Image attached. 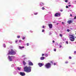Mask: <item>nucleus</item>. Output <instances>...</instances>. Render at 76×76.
<instances>
[{"label":"nucleus","mask_w":76,"mask_h":76,"mask_svg":"<svg viewBox=\"0 0 76 76\" xmlns=\"http://www.w3.org/2000/svg\"><path fill=\"white\" fill-rule=\"evenodd\" d=\"M65 63H66V64H67V63H68V61H66L65 62Z\"/></svg>","instance_id":"obj_25"},{"label":"nucleus","mask_w":76,"mask_h":76,"mask_svg":"<svg viewBox=\"0 0 76 76\" xmlns=\"http://www.w3.org/2000/svg\"><path fill=\"white\" fill-rule=\"evenodd\" d=\"M53 64H54V65H55L56 64V63H54Z\"/></svg>","instance_id":"obj_42"},{"label":"nucleus","mask_w":76,"mask_h":76,"mask_svg":"<svg viewBox=\"0 0 76 76\" xmlns=\"http://www.w3.org/2000/svg\"><path fill=\"white\" fill-rule=\"evenodd\" d=\"M68 6H69V7H70V6H71V5H68Z\"/></svg>","instance_id":"obj_41"},{"label":"nucleus","mask_w":76,"mask_h":76,"mask_svg":"<svg viewBox=\"0 0 76 76\" xmlns=\"http://www.w3.org/2000/svg\"><path fill=\"white\" fill-rule=\"evenodd\" d=\"M4 47H6V45H4Z\"/></svg>","instance_id":"obj_39"},{"label":"nucleus","mask_w":76,"mask_h":76,"mask_svg":"<svg viewBox=\"0 0 76 76\" xmlns=\"http://www.w3.org/2000/svg\"><path fill=\"white\" fill-rule=\"evenodd\" d=\"M9 53H8L7 55H15L16 54V52L12 49L11 51H8Z\"/></svg>","instance_id":"obj_2"},{"label":"nucleus","mask_w":76,"mask_h":76,"mask_svg":"<svg viewBox=\"0 0 76 76\" xmlns=\"http://www.w3.org/2000/svg\"><path fill=\"white\" fill-rule=\"evenodd\" d=\"M17 69H18V70H20V68L19 67H18L17 68Z\"/></svg>","instance_id":"obj_19"},{"label":"nucleus","mask_w":76,"mask_h":76,"mask_svg":"<svg viewBox=\"0 0 76 76\" xmlns=\"http://www.w3.org/2000/svg\"><path fill=\"white\" fill-rule=\"evenodd\" d=\"M19 47L20 48H25V47L24 46L21 47L20 46H19Z\"/></svg>","instance_id":"obj_13"},{"label":"nucleus","mask_w":76,"mask_h":76,"mask_svg":"<svg viewBox=\"0 0 76 76\" xmlns=\"http://www.w3.org/2000/svg\"><path fill=\"white\" fill-rule=\"evenodd\" d=\"M20 36H17V38H20Z\"/></svg>","instance_id":"obj_18"},{"label":"nucleus","mask_w":76,"mask_h":76,"mask_svg":"<svg viewBox=\"0 0 76 76\" xmlns=\"http://www.w3.org/2000/svg\"><path fill=\"white\" fill-rule=\"evenodd\" d=\"M69 4H70V3H69Z\"/></svg>","instance_id":"obj_48"},{"label":"nucleus","mask_w":76,"mask_h":76,"mask_svg":"<svg viewBox=\"0 0 76 76\" xmlns=\"http://www.w3.org/2000/svg\"><path fill=\"white\" fill-rule=\"evenodd\" d=\"M32 67L31 66H26L24 67V71L26 73H29L31 72Z\"/></svg>","instance_id":"obj_1"},{"label":"nucleus","mask_w":76,"mask_h":76,"mask_svg":"<svg viewBox=\"0 0 76 76\" xmlns=\"http://www.w3.org/2000/svg\"><path fill=\"white\" fill-rule=\"evenodd\" d=\"M23 39H25V37H23L22 38Z\"/></svg>","instance_id":"obj_22"},{"label":"nucleus","mask_w":76,"mask_h":76,"mask_svg":"<svg viewBox=\"0 0 76 76\" xmlns=\"http://www.w3.org/2000/svg\"><path fill=\"white\" fill-rule=\"evenodd\" d=\"M38 64L40 67H41L42 66H44V64H42V63H39Z\"/></svg>","instance_id":"obj_10"},{"label":"nucleus","mask_w":76,"mask_h":76,"mask_svg":"<svg viewBox=\"0 0 76 76\" xmlns=\"http://www.w3.org/2000/svg\"><path fill=\"white\" fill-rule=\"evenodd\" d=\"M68 23H72V21L71 20H70L67 21Z\"/></svg>","instance_id":"obj_12"},{"label":"nucleus","mask_w":76,"mask_h":76,"mask_svg":"<svg viewBox=\"0 0 76 76\" xmlns=\"http://www.w3.org/2000/svg\"><path fill=\"white\" fill-rule=\"evenodd\" d=\"M67 1H68V0H66L65 1V2H66V3H67Z\"/></svg>","instance_id":"obj_31"},{"label":"nucleus","mask_w":76,"mask_h":76,"mask_svg":"<svg viewBox=\"0 0 76 76\" xmlns=\"http://www.w3.org/2000/svg\"><path fill=\"white\" fill-rule=\"evenodd\" d=\"M62 25H64V22H62Z\"/></svg>","instance_id":"obj_26"},{"label":"nucleus","mask_w":76,"mask_h":76,"mask_svg":"<svg viewBox=\"0 0 76 76\" xmlns=\"http://www.w3.org/2000/svg\"><path fill=\"white\" fill-rule=\"evenodd\" d=\"M45 58V57H41L40 58V59L41 60H44Z\"/></svg>","instance_id":"obj_11"},{"label":"nucleus","mask_w":76,"mask_h":76,"mask_svg":"<svg viewBox=\"0 0 76 76\" xmlns=\"http://www.w3.org/2000/svg\"><path fill=\"white\" fill-rule=\"evenodd\" d=\"M45 28V26H42V28Z\"/></svg>","instance_id":"obj_28"},{"label":"nucleus","mask_w":76,"mask_h":76,"mask_svg":"<svg viewBox=\"0 0 76 76\" xmlns=\"http://www.w3.org/2000/svg\"><path fill=\"white\" fill-rule=\"evenodd\" d=\"M53 43H54V42H55V41H54V40H53Z\"/></svg>","instance_id":"obj_33"},{"label":"nucleus","mask_w":76,"mask_h":76,"mask_svg":"<svg viewBox=\"0 0 76 76\" xmlns=\"http://www.w3.org/2000/svg\"><path fill=\"white\" fill-rule=\"evenodd\" d=\"M26 45H27V46H29V43H27L26 44Z\"/></svg>","instance_id":"obj_24"},{"label":"nucleus","mask_w":76,"mask_h":76,"mask_svg":"<svg viewBox=\"0 0 76 76\" xmlns=\"http://www.w3.org/2000/svg\"><path fill=\"white\" fill-rule=\"evenodd\" d=\"M75 43H76V42H75Z\"/></svg>","instance_id":"obj_51"},{"label":"nucleus","mask_w":76,"mask_h":76,"mask_svg":"<svg viewBox=\"0 0 76 76\" xmlns=\"http://www.w3.org/2000/svg\"><path fill=\"white\" fill-rule=\"evenodd\" d=\"M46 56H48V55L47 54H46Z\"/></svg>","instance_id":"obj_47"},{"label":"nucleus","mask_w":76,"mask_h":76,"mask_svg":"<svg viewBox=\"0 0 76 76\" xmlns=\"http://www.w3.org/2000/svg\"><path fill=\"white\" fill-rule=\"evenodd\" d=\"M54 51H56V49H54Z\"/></svg>","instance_id":"obj_34"},{"label":"nucleus","mask_w":76,"mask_h":76,"mask_svg":"<svg viewBox=\"0 0 76 76\" xmlns=\"http://www.w3.org/2000/svg\"><path fill=\"white\" fill-rule=\"evenodd\" d=\"M31 32H32V31H31Z\"/></svg>","instance_id":"obj_49"},{"label":"nucleus","mask_w":76,"mask_h":76,"mask_svg":"<svg viewBox=\"0 0 76 76\" xmlns=\"http://www.w3.org/2000/svg\"><path fill=\"white\" fill-rule=\"evenodd\" d=\"M50 63H52V64H53V62H52V61H51V62H50Z\"/></svg>","instance_id":"obj_45"},{"label":"nucleus","mask_w":76,"mask_h":76,"mask_svg":"<svg viewBox=\"0 0 76 76\" xmlns=\"http://www.w3.org/2000/svg\"><path fill=\"white\" fill-rule=\"evenodd\" d=\"M60 37H63V35L61 34H60L59 35Z\"/></svg>","instance_id":"obj_17"},{"label":"nucleus","mask_w":76,"mask_h":76,"mask_svg":"<svg viewBox=\"0 0 76 76\" xmlns=\"http://www.w3.org/2000/svg\"><path fill=\"white\" fill-rule=\"evenodd\" d=\"M67 32H70V30L68 29L67 30Z\"/></svg>","instance_id":"obj_23"},{"label":"nucleus","mask_w":76,"mask_h":76,"mask_svg":"<svg viewBox=\"0 0 76 76\" xmlns=\"http://www.w3.org/2000/svg\"><path fill=\"white\" fill-rule=\"evenodd\" d=\"M66 8H69V7H68V6H66Z\"/></svg>","instance_id":"obj_27"},{"label":"nucleus","mask_w":76,"mask_h":76,"mask_svg":"<svg viewBox=\"0 0 76 76\" xmlns=\"http://www.w3.org/2000/svg\"><path fill=\"white\" fill-rule=\"evenodd\" d=\"M69 59H71V58H72V57H71V56H69Z\"/></svg>","instance_id":"obj_30"},{"label":"nucleus","mask_w":76,"mask_h":76,"mask_svg":"<svg viewBox=\"0 0 76 76\" xmlns=\"http://www.w3.org/2000/svg\"><path fill=\"white\" fill-rule=\"evenodd\" d=\"M44 56V54L43 53H42V56Z\"/></svg>","instance_id":"obj_36"},{"label":"nucleus","mask_w":76,"mask_h":76,"mask_svg":"<svg viewBox=\"0 0 76 76\" xmlns=\"http://www.w3.org/2000/svg\"><path fill=\"white\" fill-rule=\"evenodd\" d=\"M51 66V64L50 63H47L45 65V67H46L47 69H49V68H50Z\"/></svg>","instance_id":"obj_4"},{"label":"nucleus","mask_w":76,"mask_h":76,"mask_svg":"<svg viewBox=\"0 0 76 76\" xmlns=\"http://www.w3.org/2000/svg\"><path fill=\"white\" fill-rule=\"evenodd\" d=\"M48 25L50 29H51V28H53V25H52V24L51 23L48 24Z\"/></svg>","instance_id":"obj_8"},{"label":"nucleus","mask_w":76,"mask_h":76,"mask_svg":"<svg viewBox=\"0 0 76 76\" xmlns=\"http://www.w3.org/2000/svg\"><path fill=\"white\" fill-rule=\"evenodd\" d=\"M74 53L75 54V53H76V51H75L74 52Z\"/></svg>","instance_id":"obj_43"},{"label":"nucleus","mask_w":76,"mask_h":76,"mask_svg":"<svg viewBox=\"0 0 76 76\" xmlns=\"http://www.w3.org/2000/svg\"><path fill=\"white\" fill-rule=\"evenodd\" d=\"M22 57H25V55H23Z\"/></svg>","instance_id":"obj_37"},{"label":"nucleus","mask_w":76,"mask_h":76,"mask_svg":"<svg viewBox=\"0 0 76 76\" xmlns=\"http://www.w3.org/2000/svg\"><path fill=\"white\" fill-rule=\"evenodd\" d=\"M70 16H72V14L70 15Z\"/></svg>","instance_id":"obj_46"},{"label":"nucleus","mask_w":76,"mask_h":76,"mask_svg":"<svg viewBox=\"0 0 76 76\" xmlns=\"http://www.w3.org/2000/svg\"><path fill=\"white\" fill-rule=\"evenodd\" d=\"M76 18V17L75 16V17L74 18V19H75Z\"/></svg>","instance_id":"obj_44"},{"label":"nucleus","mask_w":76,"mask_h":76,"mask_svg":"<svg viewBox=\"0 0 76 76\" xmlns=\"http://www.w3.org/2000/svg\"><path fill=\"white\" fill-rule=\"evenodd\" d=\"M18 40H17L15 41V42H16V43H17V42H18Z\"/></svg>","instance_id":"obj_21"},{"label":"nucleus","mask_w":76,"mask_h":76,"mask_svg":"<svg viewBox=\"0 0 76 76\" xmlns=\"http://www.w3.org/2000/svg\"><path fill=\"white\" fill-rule=\"evenodd\" d=\"M23 65H24V66H25V65H26V63L25 62V61H23Z\"/></svg>","instance_id":"obj_14"},{"label":"nucleus","mask_w":76,"mask_h":76,"mask_svg":"<svg viewBox=\"0 0 76 76\" xmlns=\"http://www.w3.org/2000/svg\"><path fill=\"white\" fill-rule=\"evenodd\" d=\"M60 12H63V10H60Z\"/></svg>","instance_id":"obj_38"},{"label":"nucleus","mask_w":76,"mask_h":76,"mask_svg":"<svg viewBox=\"0 0 76 76\" xmlns=\"http://www.w3.org/2000/svg\"><path fill=\"white\" fill-rule=\"evenodd\" d=\"M42 10H44L45 9V8L44 7H42Z\"/></svg>","instance_id":"obj_20"},{"label":"nucleus","mask_w":76,"mask_h":76,"mask_svg":"<svg viewBox=\"0 0 76 76\" xmlns=\"http://www.w3.org/2000/svg\"><path fill=\"white\" fill-rule=\"evenodd\" d=\"M15 57V56H8V58L10 61H12V57Z\"/></svg>","instance_id":"obj_6"},{"label":"nucleus","mask_w":76,"mask_h":76,"mask_svg":"<svg viewBox=\"0 0 76 76\" xmlns=\"http://www.w3.org/2000/svg\"><path fill=\"white\" fill-rule=\"evenodd\" d=\"M21 41H22V40H20L19 41V42H21Z\"/></svg>","instance_id":"obj_32"},{"label":"nucleus","mask_w":76,"mask_h":76,"mask_svg":"<svg viewBox=\"0 0 76 76\" xmlns=\"http://www.w3.org/2000/svg\"><path fill=\"white\" fill-rule=\"evenodd\" d=\"M42 4H43V5H44V3H41L40 4V6H42Z\"/></svg>","instance_id":"obj_15"},{"label":"nucleus","mask_w":76,"mask_h":76,"mask_svg":"<svg viewBox=\"0 0 76 76\" xmlns=\"http://www.w3.org/2000/svg\"><path fill=\"white\" fill-rule=\"evenodd\" d=\"M38 14V12H36L34 13V15H37Z\"/></svg>","instance_id":"obj_16"},{"label":"nucleus","mask_w":76,"mask_h":76,"mask_svg":"<svg viewBox=\"0 0 76 76\" xmlns=\"http://www.w3.org/2000/svg\"><path fill=\"white\" fill-rule=\"evenodd\" d=\"M59 47H60V48H61V47H62L61 45H60L59 46Z\"/></svg>","instance_id":"obj_40"},{"label":"nucleus","mask_w":76,"mask_h":76,"mask_svg":"<svg viewBox=\"0 0 76 76\" xmlns=\"http://www.w3.org/2000/svg\"><path fill=\"white\" fill-rule=\"evenodd\" d=\"M75 34H76V33H75Z\"/></svg>","instance_id":"obj_50"},{"label":"nucleus","mask_w":76,"mask_h":76,"mask_svg":"<svg viewBox=\"0 0 76 76\" xmlns=\"http://www.w3.org/2000/svg\"><path fill=\"white\" fill-rule=\"evenodd\" d=\"M20 74L21 76H25V73L24 72H20Z\"/></svg>","instance_id":"obj_7"},{"label":"nucleus","mask_w":76,"mask_h":76,"mask_svg":"<svg viewBox=\"0 0 76 76\" xmlns=\"http://www.w3.org/2000/svg\"><path fill=\"white\" fill-rule=\"evenodd\" d=\"M61 14L60 13H57L55 14V16H56V17H59L60 16Z\"/></svg>","instance_id":"obj_5"},{"label":"nucleus","mask_w":76,"mask_h":76,"mask_svg":"<svg viewBox=\"0 0 76 76\" xmlns=\"http://www.w3.org/2000/svg\"><path fill=\"white\" fill-rule=\"evenodd\" d=\"M28 65H29V66H33L34 64L31 61H30L29 62Z\"/></svg>","instance_id":"obj_9"},{"label":"nucleus","mask_w":76,"mask_h":76,"mask_svg":"<svg viewBox=\"0 0 76 76\" xmlns=\"http://www.w3.org/2000/svg\"><path fill=\"white\" fill-rule=\"evenodd\" d=\"M45 31V30H42V32H44Z\"/></svg>","instance_id":"obj_29"},{"label":"nucleus","mask_w":76,"mask_h":76,"mask_svg":"<svg viewBox=\"0 0 76 76\" xmlns=\"http://www.w3.org/2000/svg\"><path fill=\"white\" fill-rule=\"evenodd\" d=\"M66 43L67 44L69 43V42H68V41H66Z\"/></svg>","instance_id":"obj_35"},{"label":"nucleus","mask_w":76,"mask_h":76,"mask_svg":"<svg viewBox=\"0 0 76 76\" xmlns=\"http://www.w3.org/2000/svg\"><path fill=\"white\" fill-rule=\"evenodd\" d=\"M69 39L71 41H74L75 40V36L73 35H72L71 34L69 35Z\"/></svg>","instance_id":"obj_3"}]
</instances>
